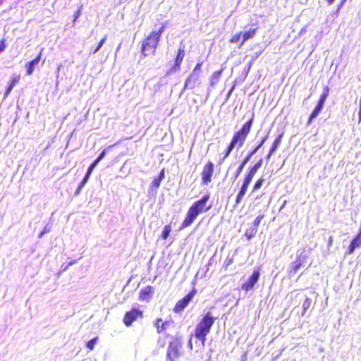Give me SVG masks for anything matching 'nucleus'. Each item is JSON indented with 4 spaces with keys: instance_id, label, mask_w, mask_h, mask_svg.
I'll return each instance as SVG.
<instances>
[{
    "instance_id": "f257e3e1",
    "label": "nucleus",
    "mask_w": 361,
    "mask_h": 361,
    "mask_svg": "<svg viewBox=\"0 0 361 361\" xmlns=\"http://www.w3.org/2000/svg\"><path fill=\"white\" fill-rule=\"evenodd\" d=\"M210 195L207 194L200 200L195 201L189 208L185 219L183 220L180 228L190 226L200 214L209 211L212 204L207 205Z\"/></svg>"
},
{
    "instance_id": "f03ea898",
    "label": "nucleus",
    "mask_w": 361,
    "mask_h": 361,
    "mask_svg": "<svg viewBox=\"0 0 361 361\" xmlns=\"http://www.w3.org/2000/svg\"><path fill=\"white\" fill-rule=\"evenodd\" d=\"M165 27V24H163L159 30H153L143 39L141 47V52L143 56L155 53L161 35L164 32Z\"/></svg>"
},
{
    "instance_id": "7ed1b4c3",
    "label": "nucleus",
    "mask_w": 361,
    "mask_h": 361,
    "mask_svg": "<svg viewBox=\"0 0 361 361\" xmlns=\"http://www.w3.org/2000/svg\"><path fill=\"white\" fill-rule=\"evenodd\" d=\"M216 319L212 315L211 312H208L197 325L195 328V337L201 341L202 343H204L206 336L209 333Z\"/></svg>"
},
{
    "instance_id": "20e7f679",
    "label": "nucleus",
    "mask_w": 361,
    "mask_h": 361,
    "mask_svg": "<svg viewBox=\"0 0 361 361\" xmlns=\"http://www.w3.org/2000/svg\"><path fill=\"white\" fill-rule=\"evenodd\" d=\"M252 122L253 118L250 119L242 126L240 130L234 133L230 142L232 145L234 147L238 145L239 147L243 145L248 134L250 132Z\"/></svg>"
},
{
    "instance_id": "39448f33",
    "label": "nucleus",
    "mask_w": 361,
    "mask_h": 361,
    "mask_svg": "<svg viewBox=\"0 0 361 361\" xmlns=\"http://www.w3.org/2000/svg\"><path fill=\"white\" fill-rule=\"evenodd\" d=\"M202 62L197 63L192 72L186 79L183 92L186 89L192 90L200 84V74Z\"/></svg>"
},
{
    "instance_id": "423d86ee",
    "label": "nucleus",
    "mask_w": 361,
    "mask_h": 361,
    "mask_svg": "<svg viewBox=\"0 0 361 361\" xmlns=\"http://www.w3.org/2000/svg\"><path fill=\"white\" fill-rule=\"evenodd\" d=\"M195 293L196 290L194 288L191 292L188 293L183 299L178 300L173 308V311L175 312H180L183 311L192 300Z\"/></svg>"
},
{
    "instance_id": "0eeeda50",
    "label": "nucleus",
    "mask_w": 361,
    "mask_h": 361,
    "mask_svg": "<svg viewBox=\"0 0 361 361\" xmlns=\"http://www.w3.org/2000/svg\"><path fill=\"white\" fill-rule=\"evenodd\" d=\"M138 317H142V311L137 308H133L126 312L123 318V323L126 326H130Z\"/></svg>"
},
{
    "instance_id": "6e6552de",
    "label": "nucleus",
    "mask_w": 361,
    "mask_h": 361,
    "mask_svg": "<svg viewBox=\"0 0 361 361\" xmlns=\"http://www.w3.org/2000/svg\"><path fill=\"white\" fill-rule=\"evenodd\" d=\"M259 276V269L257 268L254 269L252 275L249 277L247 281L242 285V289L246 290L247 292L251 290L258 281Z\"/></svg>"
},
{
    "instance_id": "1a4fd4ad",
    "label": "nucleus",
    "mask_w": 361,
    "mask_h": 361,
    "mask_svg": "<svg viewBox=\"0 0 361 361\" xmlns=\"http://www.w3.org/2000/svg\"><path fill=\"white\" fill-rule=\"evenodd\" d=\"M214 173V164L209 161L203 169L202 172V179L204 185H207L212 181V177Z\"/></svg>"
},
{
    "instance_id": "9d476101",
    "label": "nucleus",
    "mask_w": 361,
    "mask_h": 361,
    "mask_svg": "<svg viewBox=\"0 0 361 361\" xmlns=\"http://www.w3.org/2000/svg\"><path fill=\"white\" fill-rule=\"evenodd\" d=\"M307 257V255L306 254L301 253L300 255L297 259L295 262H293L291 264L290 275L293 276L302 267H304L303 264Z\"/></svg>"
},
{
    "instance_id": "9b49d317",
    "label": "nucleus",
    "mask_w": 361,
    "mask_h": 361,
    "mask_svg": "<svg viewBox=\"0 0 361 361\" xmlns=\"http://www.w3.org/2000/svg\"><path fill=\"white\" fill-rule=\"evenodd\" d=\"M154 293V288L152 286H147L140 290L139 299L142 301L149 302L151 300Z\"/></svg>"
},
{
    "instance_id": "f8f14e48",
    "label": "nucleus",
    "mask_w": 361,
    "mask_h": 361,
    "mask_svg": "<svg viewBox=\"0 0 361 361\" xmlns=\"http://www.w3.org/2000/svg\"><path fill=\"white\" fill-rule=\"evenodd\" d=\"M361 245V235L358 233L351 241L346 254L351 255L353 253L356 248L360 247Z\"/></svg>"
},
{
    "instance_id": "ddd939ff",
    "label": "nucleus",
    "mask_w": 361,
    "mask_h": 361,
    "mask_svg": "<svg viewBox=\"0 0 361 361\" xmlns=\"http://www.w3.org/2000/svg\"><path fill=\"white\" fill-rule=\"evenodd\" d=\"M178 355V348L176 342H171L167 350V357L171 361Z\"/></svg>"
},
{
    "instance_id": "4468645a",
    "label": "nucleus",
    "mask_w": 361,
    "mask_h": 361,
    "mask_svg": "<svg viewBox=\"0 0 361 361\" xmlns=\"http://www.w3.org/2000/svg\"><path fill=\"white\" fill-rule=\"evenodd\" d=\"M41 59V54H39L35 59L26 64L27 74L30 75L33 73L36 66L39 64Z\"/></svg>"
},
{
    "instance_id": "2eb2a0df",
    "label": "nucleus",
    "mask_w": 361,
    "mask_h": 361,
    "mask_svg": "<svg viewBox=\"0 0 361 361\" xmlns=\"http://www.w3.org/2000/svg\"><path fill=\"white\" fill-rule=\"evenodd\" d=\"M269 137V133H267L266 135H264L259 142L247 154V156H249L250 158L253 155H255L257 151L263 146V145L265 143V142L267 140Z\"/></svg>"
},
{
    "instance_id": "dca6fc26",
    "label": "nucleus",
    "mask_w": 361,
    "mask_h": 361,
    "mask_svg": "<svg viewBox=\"0 0 361 361\" xmlns=\"http://www.w3.org/2000/svg\"><path fill=\"white\" fill-rule=\"evenodd\" d=\"M324 108V104L322 103L318 102L314 107V110L311 113V114L309 116L308 123H310L312 120L316 118L320 112L322 111V109Z\"/></svg>"
},
{
    "instance_id": "f3484780",
    "label": "nucleus",
    "mask_w": 361,
    "mask_h": 361,
    "mask_svg": "<svg viewBox=\"0 0 361 361\" xmlns=\"http://www.w3.org/2000/svg\"><path fill=\"white\" fill-rule=\"evenodd\" d=\"M257 32V29L255 28H250L249 30L245 32L243 34V39L240 44V46H242L246 41H247L249 39L252 38Z\"/></svg>"
},
{
    "instance_id": "a211bd4d",
    "label": "nucleus",
    "mask_w": 361,
    "mask_h": 361,
    "mask_svg": "<svg viewBox=\"0 0 361 361\" xmlns=\"http://www.w3.org/2000/svg\"><path fill=\"white\" fill-rule=\"evenodd\" d=\"M96 167V166L93 165L92 164H91L87 170V172L84 176V178H82V180L80 181V188H83L85 186V185L87 183V182L88 181L89 178H90V176H91L94 169Z\"/></svg>"
},
{
    "instance_id": "6ab92c4d",
    "label": "nucleus",
    "mask_w": 361,
    "mask_h": 361,
    "mask_svg": "<svg viewBox=\"0 0 361 361\" xmlns=\"http://www.w3.org/2000/svg\"><path fill=\"white\" fill-rule=\"evenodd\" d=\"M222 72H223V70H219V71H215L212 73L211 78H210V83H211L212 86H214L215 85H216L219 82V78L221 76Z\"/></svg>"
},
{
    "instance_id": "aec40b11",
    "label": "nucleus",
    "mask_w": 361,
    "mask_h": 361,
    "mask_svg": "<svg viewBox=\"0 0 361 361\" xmlns=\"http://www.w3.org/2000/svg\"><path fill=\"white\" fill-rule=\"evenodd\" d=\"M283 135V134L281 133L275 139V140L274 141V142L269 149V150H271V153H274L276 152V150L277 149V148L279 147V146L281 145Z\"/></svg>"
},
{
    "instance_id": "412c9836",
    "label": "nucleus",
    "mask_w": 361,
    "mask_h": 361,
    "mask_svg": "<svg viewBox=\"0 0 361 361\" xmlns=\"http://www.w3.org/2000/svg\"><path fill=\"white\" fill-rule=\"evenodd\" d=\"M258 228L251 226L250 228H247L245 231V236L248 240H250L253 238L256 233H257Z\"/></svg>"
},
{
    "instance_id": "4be33fe9",
    "label": "nucleus",
    "mask_w": 361,
    "mask_h": 361,
    "mask_svg": "<svg viewBox=\"0 0 361 361\" xmlns=\"http://www.w3.org/2000/svg\"><path fill=\"white\" fill-rule=\"evenodd\" d=\"M169 324L168 322H163L161 319H157L154 325L157 327L158 332H160L163 329H166V326Z\"/></svg>"
},
{
    "instance_id": "5701e85b",
    "label": "nucleus",
    "mask_w": 361,
    "mask_h": 361,
    "mask_svg": "<svg viewBox=\"0 0 361 361\" xmlns=\"http://www.w3.org/2000/svg\"><path fill=\"white\" fill-rule=\"evenodd\" d=\"M329 88L328 87H325L323 90V92L321 94L318 102L324 104V102L329 95Z\"/></svg>"
},
{
    "instance_id": "b1692460",
    "label": "nucleus",
    "mask_w": 361,
    "mask_h": 361,
    "mask_svg": "<svg viewBox=\"0 0 361 361\" xmlns=\"http://www.w3.org/2000/svg\"><path fill=\"white\" fill-rule=\"evenodd\" d=\"M184 56H185L184 49L180 47L178 50V53H177L176 57L175 59V61L177 62H180L181 63L183 61V59L184 58Z\"/></svg>"
},
{
    "instance_id": "393cba45",
    "label": "nucleus",
    "mask_w": 361,
    "mask_h": 361,
    "mask_svg": "<svg viewBox=\"0 0 361 361\" xmlns=\"http://www.w3.org/2000/svg\"><path fill=\"white\" fill-rule=\"evenodd\" d=\"M312 299L309 298H306L305 300L303 302V305H302V309H303V312H302V314H305V312L308 310L310 309V307L312 306Z\"/></svg>"
},
{
    "instance_id": "a878e982",
    "label": "nucleus",
    "mask_w": 361,
    "mask_h": 361,
    "mask_svg": "<svg viewBox=\"0 0 361 361\" xmlns=\"http://www.w3.org/2000/svg\"><path fill=\"white\" fill-rule=\"evenodd\" d=\"M106 152V149H103L102 152L99 154V155L97 157V158L92 164L97 166L99 162L105 157Z\"/></svg>"
},
{
    "instance_id": "bb28decb",
    "label": "nucleus",
    "mask_w": 361,
    "mask_h": 361,
    "mask_svg": "<svg viewBox=\"0 0 361 361\" xmlns=\"http://www.w3.org/2000/svg\"><path fill=\"white\" fill-rule=\"evenodd\" d=\"M106 38H107V36L105 35L102 39L101 41L99 42V44H97V46L96 47V48L92 51V53L93 54H96L102 47V46L104 45V42H106Z\"/></svg>"
},
{
    "instance_id": "cd10ccee",
    "label": "nucleus",
    "mask_w": 361,
    "mask_h": 361,
    "mask_svg": "<svg viewBox=\"0 0 361 361\" xmlns=\"http://www.w3.org/2000/svg\"><path fill=\"white\" fill-rule=\"evenodd\" d=\"M170 232H171L170 226H164V228L162 231V233H161V238L164 240L167 239V238L169 235Z\"/></svg>"
},
{
    "instance_id": "c85d7f7f",
    "label": "nucleus",
    "mask_w": 361,
    "mask_h": 361,
    "mask_svg": "<svg viewBox=\"0 0 361 361\" xmlns=\"http://www.w3.org/2000/svg\"><path fill=\"white\" fill-rule=\"evenodd\" d=\"M19 80H20L19 75H13L11 79L8 86L11 87L13 89L15 85L19 82Z\"/></svg>"
},
{
    "instance_id": "c756f323",
    "label": "nucleus",
    "mask_w": 361,
    "mask_h": 361,
    "mask_svg": "<svg viewBox=\"0 0 361 361\" xmlns=\"http://www.w3.org/2000/svg\"><path fill=\"white\" fill-rule=\"evenodd\" d=\"M264 218L263 214H259L258 216L256 217V219L254 220L252 226L258 228L259 225L260 224L262 219Z\"/></svg>"
},
{
    "instance_id": "7c9ffc66",
    "label": "nucleus",
    "mask_w": 361,
    "mask_h": 361,
    "mask_svg": "<svg viewBox=\"0 0 361 361\" xmlns=\"http://www.w3.org/2000/svg\"><path fill=\"white\" fill-rule=\"evenodd\" d=\"M264 181V180L262 178L257 180V182L254 185L253 191L259 190L262 187Z\"/></svg>"
},
{
    "instance_id": "2f4dec72",
    "label": "nucleus",
    "mask_w": 361,
    "mask_h": 361,
    "mask_svg": "<svg viewBox=\"0 0 361 361\" xmlns=\"http://www.w3.org/2000/svg\"><path fill=\"white\" fill-rule=\"evenodd\" d=\"M97 338H94L91 339L90 341H89L87 343V348H89L90 350H93L94 348V345L97 343Z\"/></svg>"
},
{
    "instance_id": "473e14b6",
    "label": "nucleus",
    "mask_w": 361,
    "mask_h": 361,
    "mask_svg": "<svg viewBox=\"0 0 361 361\" xmlns=\"http://www.w3.org/2000/svg\"><path fill=\"white\" fill-rule=\"evenodd\" d=\"M180 64L181 63L180 62H177L175 61L173 66L172 67V68L170 71H169L167 72V75L171 74V73H173V71H176V70H178L180 68Z\"/></svg>"
},
{
    "instance_id": "72a5a7b5",
    "label": "nucleus",
    "mask_w": 361,
    "mask_h": 361,
    "mask_svg": "<svg viewBox=\"0 0 361 361\" xmlns=\"http://www.w3.org/2000/svg\"><path fill=\"white\" fill-rule=\"evenodd\" d=\"M234 147H235L233 145H232L231 143L228 145V146L227 147V148L225 151L224 159H225L229 156V154H231L232 150L234 149Z\"/></svg>"
},
{
    "instance_id": "f704fd0d",
    "label": "nucleus",
    "mask_w": 361,
    "mask_h": 361,
    "mask_svg": "<svg viewBox=\"0 0 361 361\" xmlns=\"http://www.w3.org/2000/svg\"><path fill=\"white\" fill-rule=\"evenodd\" d=\"M242 32H239L238 34H235L233 35L231 39V42L232 43H237L239 42L240 37H241Z\"/></svg>"
},
{
    "instance_id": "c9c22d12",
    "label": "nucleus",
    "mask_w": 361,
    "mask_h": 361,
    "mask_svg": "<svg viewBox=\"0 0 361 361\" xmlns=\"http://www.w3.org/2000/svg\"><path fill=\"white\" fill-rule=\"evenodd\" d=\"M161 183V178H154L152 182V187H154L156 188H158Z\"/></svg>"
},
{
    "instance_id": "e433bc0d",
    "label": "nucleus",
    "mask_w": 361,
    "mask_h": 361,
    "mask_svg": "<svg viewBox=\"0 0 361 361\" xmlns=\"http://www.w3.org/2000/svg\"><path fill=\"white\" fill-rule=\"evenodd\" d=\"M243 197H244V196L238 193V195L236 196V199H235V202L233 206L234 208H236L238 207V205L240 203V202L242 201Z\"/></svg>"
},
{
    "instance_id": "4c0bfd02",
    "label": "nucleus",
    "mask_w": 361,
    "mask_h": 361,
    "mask_svg": "<svg viewBox=\"0 0 361 361\" xmlns=\"http://www.w3.org/2000/svg\"><path fill=\"white\" fill-rule=\"evenodd\" d=\"M233 262V257H228L224 262V266H225L226 269L228 268L231 264H232Z\"/></svg>"
},
{
    "instance_id": "58836bf2",
    "label": "nucleus",
    "mask_w": 361,
    "mask_h": 361,
    "mask_svg": "<svg viewBox=\"0 0 361 361\" xmlns=\"http://www.w3.org/2000/svg\"><path fill=\"white\" fill-rule=\"evenodd\" d=\"M250 159L251 158L247 155L239 166L244 169L245 166L250 161Z\"/></svg>"
},
{
    "instance_id": "ea45409f",
    "label": "nucleus",
    "mask_w": 361,
    "mask_h": 361,
    "mask_svg": "<svg viewBox=\"0 0 361 361\" xmlns=\"http://www.w3.org/2000/svg\"><path fill=\"white\" fill-rule=\"evenodd\" d=\"M247 188H248V187L242 185L238 194L242 195L243 196H245V193L247 192Z\"/></svg>"
},
{
    "instance_id": "a19ab883",
    "label": "nucleus",
    "mask_w": 361,
    "mask_h": 361,
    "mask_svg": "<svg viewBox=\"0 0 361 361\" xmlns=\"http://www.w3.org/2000/svg\"><path fill=\"white\" fill-rule=\"evenodd\" d=\"M252 180V178H250V177L246 176L245 179H244L243 185L248 187L249 185L250 184Z\"/></svg>"
},
{
    "instance_id": "79ce46f5",
    "label": "nucleus",
    "mask_w": 361,
    "mask_h": 361,
    "mask_svg": "<svg viewBox=\"0 0 361 361\" xmlns=\"http://www.w3.org/2000/svg\"><path fill=\"white\" fill-rule=\"evenodd\" d=\"M243 170V168H241L240 166H238V168L237 169V170L234 174V180H235L239 176V175L241 173Z\"/></svg>"
},
{
    "instance_id": "37998d69",
    "label": "nucleus",
    "mask_w": 361,
    "mask_h": 361,
    "mask_svg": "<svg viewBox=\"0 0 361 361\" xmlns=\"http://www.w3.org/2000/svg\"><path fill=\"white\" fill-rule=\"evenodd\" d=\"M49 228H48V226H45L43 229V231L39 234V238H42L45 233L49 232Z\"/></svg>"
},
{
    "instance_id": "c03bdc74",
    "label": "nucleus",
    "mask_w": 361,
    "mask_h": 361,
    "mask_svg": "<svg viewBox=\"0 0 361 361\" xmlns=\"http://www.w3.org/2000/svg\"><path fill=\"white\" fill-rule=\"evenodd\" d=\"M6 49V44L4 39L0 41V54L3 51H4Z\"/></svg>"
},
{
    "instance_id": "a18cd8bd",
    "label": "nucleus",
    "mask_w": 361,
    "mask_h": 361,
    "mask_svg": "<svg viewBox=\"0 0 361 361\" xmlns=\"http://www.w3.org/2000/svg\"><path fill=\"white\" fill-rule=\"evenodd\" d=\"M262 164H263V159H260L254 166H255V168H257L258 169H259L262 167Z\"/></svg>"
},
{
    "instance_id": "49530a36",
    "label": "nucleus",
    "mask_w": 361,
    "mask_h": 361,
    "mask_svg": "<svg viewBox=\"0 0 361 361\" xmlns=\"http://www.w3.org/2000/svg\"><path fill=\"white\" fill-rule=\"evenodd\" d=\"M13 88L11 87L8 86L5 93H4V98L7 97L10 92L12 91Z\"/></svg>"
},
{
    "instance_id": "de8ad7c7",
    "label": "nucleus",
    "mask_w": 361,
    "mask_h": 361,
    "mask_svg": "<svg viewBox=\"0 0 361 361\" xmlns=\"http://www.w3.org/2000/svg\"><path fill=\"white\" fill-rule=\"evenodd\" d=\"M259 169L257 168H255V166H253L252 167H251L249 170L250 172H251V173H253L255 175V173H257V171H258Z\"/></svg>"
},
{
    "instance_id": "09e8293b",
    "label": "nucleus",
    "mask_w": 361,
    "mask_h": 361,
    "mask_svg": "<svg viewBox=\"0 0 361 361\" xmlns=\"http://www.w3.org/2000/svg\"><path fill=\"white\" fill-rule=\"evenodd\" d=\"M80 11L78 9V10L75 12V15H74V21L77 20V18L80 16Z\"/></svg>"
},
{
    "instance_id": "8fccbe9b",
    "label": "nucleus",
    "mask_w": 361,
    "mask_h": 361,
    "mask_svg": "<svg viewBox=\"0 0 361 361\" xmlns=\"http://www.w3.org/2000/svg\"><path fill=\"white\" fill-rule=\"evenodd\" d=\"M75 263H76V260H74V261H72V262H69L68 264L64 268V270H66L68 267L71 266V265H73V264H74Z\"/></svg>"
},
{
    "instance_id": "3c124183",
    "label": "nucleus",
    "mask_w": 361,
    "mask_h": 361,
    "mask_svg": "<svg viewBox=\"0 0 361 361\" xmlns=\"http://www.w3.org/2000/svg\"><path fill=\"white\" fill-rule=\"evenodd\" d=\"M80 183H79L78 186V188L75 191V194L78 195L80 193V190L82 189V188H80Z\"/></svg>"
},
{
    "instance_id": "603ef678",
    "label": "nucleus",
    "mask_w": 361,
    "mask_h": 361,
    "mask_svg": "<svg viewBox=\"0 0 361 361\" xmlns=\"http://www.w3.org/2000/svg\"><path fill=\"white\" fill-rule=\"evenodd\" d=\"M274 153H271V150H269L266 159L267 161H269L271 158V157L273 155Z\"/></svg>"
},
{
    "instance_id": "864d4df0",
    "label": "nucleus",
    "mask_w": 361,
    "mask_h": 361,
    "mask_svg": "<svg viewBox=\"0 0 361 361\" xmlns=\"http://www.w3.org/2000/svg\"><path fill=\"white\" fill-rule=\"evenodd\" d=\"M212 261H213V259L211 258L209 260V262H208V264H207V271L209 270V266H210L212 264Z\"/></svg>"
},
{
    "instance_id": "5fc2aeb1",
    "label": "nucleus",
    "mask_w": 361,
    "mask_h": 361,
    "mask_svg": "<svg viewBox=\"0 0 361 361\" xmlns=\"http://www.w3.org/2000/svg\"><path fill=\"white\" fill-rule=\"evenodd\" d=\"M246 176L252 179L254 176H255V174L251 173V172L248 171V173Z\"/></svg>"
},
{
    "instance_id": "6e6d98bb",
    "label": "nucleus",
    "mask_w": 361,
    "mask_h": 361,
    "mask_svg": "<svg viewBox=\"0 0 361 361\" xmlns=\"http://www.w3.org/2000/svg\"><path fill=\"white\" fill-rule=\"evenodd\" d=\"M164 178V171H162L161 173H160V175H159V177L158 178H161V180Z\"/></svg>"
},
{
    "instance_id": "4d7b16f0",
    "label": "nucleus",
    "mask_w": 361,
    "mask_h": 361,
    "mask_svg": "<svg viewBox=\"0 0 361 361\" xmlns=\"http://www.w3.org/2000/svg\"><path fill=\"white\" fill-rule=\"evenodd\" d=\"M329 5H331L335 0H326Z\"/></svg>"
},
{
    "instance_id": "13d9d810",
    "label": "nucleus",
    "mask_w": 361,
    "mask_h": 361,
    "mask_svg": "<svg viewBox=\"0 0 361 361\" xmlns=\"http://www.w3.org/2000/svg\"><path fill=\"white\" fill-rule=\"evenodd\" d=\"M347 0H342L341 2V4H340V6L339 8H341V6H343V5L345 4V2Z\"/></svg>"
},
{
    "instance_id": "bf43d9fd",
    "label": "nucleus",
    "mask_w": 361,
    "mask_h": 361,
    "mask_svg": "<svg viewBox=\"0 0 361 361\" xmlns=\"http://www.w3.org/2000/svg\"><path fill=\"white\" fill-rule=\"evenodd\" d=\"M234 90V86L231 87V89L229 90L228 93V96H229L231 92H233V90Z\"/></svg>"
},
{
    "instance_id": "052dcab7",
    "label": "nucleus",
    "mask_w": 361,
    "mask_h": 361,
    "mask_svg": "<svg viewBox=\"0 0 361 361\" xmlns=\"http://www.w3.org/2000/svg\"><path fill=\"white\" fill-rule=\"evenodd\" d=\"M250 69V65L248 66V68H246V70H247V71Z\"/></svg>"
},
{
    "instance_id": "680f3d73",
    "label": "nucleus",
    "mask_w": 361,
    "mask_h": 361,
    "mask_svg": "<svg viewBox=\"0 0 361 361\" xmlns=\"http://www.w3.org/2000/svg\"><path fill=\"white\" fill-rule=\"evenodd\" d=\"M250 69V65L248 66V68H246V70H247V71Z\"/></svg>"
},
{
    "instance_id": "e2e57ef3",
    "label": "nucleus",
    "mask_w": 361,
    "mask_h": 361,
    "mask_svg": "<svg viewBox=\"0 0 361 361\" xmlns=\"http://www.w3.org/2000/svg\"><path fill=\"white\" fill-rule=\"evenodd\" d=\"M60 68H61V66H59L58 67V71H59Z\"/></svg>"
}]
</instances>
